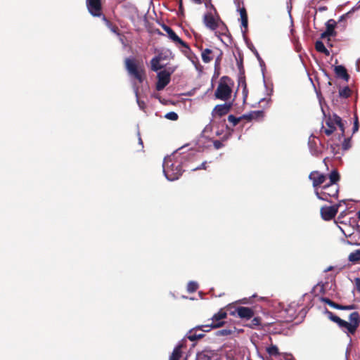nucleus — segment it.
Returning a JSON list of instances; mask_svg holds the SVG:
<instances>
[{
    "mask_svg": "<svg viewBox=\"0 0 360 360\" xmlns=\"http://www.w3.org/2000/svg\"><path fill=\"white\" fill-rule=\"evenodd\" d=\"M329 182L322 186L321 189L316 192V196L323 201L330 202V198H338L339 193V181L340 175L337 169H333L328 174Z\"/></svg>",
    "mask_w": 360,
    "mask_h": 360,
    "instance_id": "f257e3e1",
    "label": "nucleus"
},
{
    "mask_svg": "<svg viewBox=\"0 0 360 360\" xmlns=\"http://www.w3.org/2000/svg\"><path fill=\"white\" fill-rule=\"evenodd\" d=\"M325 314L330 321L337 323L341 329H345L348 334L354 335L360 325V314L357 311H354L349 314V322L340 319L327 309Z\"/></svg>",
    "mask_w": 360,
    "mask_h": 360,
    "instance_id": "f03ea898",
    "label": "nucleus"
},
{
    "mask_svg": "<svg viewBox=\"0 0 360 360\" xmlns=\"http://www.w3.org/2000/svg\"><path fill=\"white\" fill-rule=\"evenodd\" d=\"M124 65L129 75L136 79L139 84L146 79V70L142 62H139L134 58H127L124 60Z\"/></svg>",
    "mask_w": 360,
    "mask_h": 360,
    "instance_id": "7ed1b4c3",
    "label": "nucleus"
},
{
    "mask_svg": "<svg viewBox=\"0 0 360 360\" xmlns=\"http://www.w3.org/2000/svg\"><path fill=\"white\" fill-rule=\"evenodd\" d=\"M163 172L169 181L178 179L182 174L181 163L178 160H173L171 158H166L163 162Z\"/></svg>",
    "mask_w": 360,
    "mask_h": 360,
    "instance_id": "20e7f679",
    "label": "nucleus"
},
{
    "mask_svg": "<svg viewBox=\"0 0 360 360\" xmlns=\"http://www.w3.org/2000/svg\"><path fill=\"white\" fill-rule=\"evenodd\" d=\"M233 84L231 78L223 76L219 82L218 86L214 92L217 98L221 101H228L232 93L231 86Z\"/></svg>",
    "mask_w": 360,
    "mask_h": 360,
    "instance_id": "39448f33",
    "label": "nucleus"
},
{
    "mask_svg": "<svg viewBox=\"0 0 360 360\" xmlns=\"http://www.w3.org/2000/svg\"><path fill=\"white\" fill-rule=\"evenodd\" d=\"M227 317V313L224 309H221L217 313L214 314L211 319V323L205 325H201L199 328H207L203 329L205 331H210L212 328H217L224 326V319Z\"/></svg>",
    "mask_w": 360,
    "mask_h": 360,
    "instance_id": "423d86ee",
    "label": "nucleus"
},
{
    "mask_svg": "<svg viewBox=\"0 0 360 360\" xmlns=\"http://www.w3.org/2000/svg\"><path fill=\"white\" fill-rule=\"evenodd\" d=\"M175 68H169L167 70H160L158 75V81L156 83V89L161 91L170 82L171 75L175 71Z\"/></svg>",
    "mask_w": 360,
    "mask_h": 360,
    "instance_id": "0eeeda50",
    "label": "nucleus"
},
{
    "mask_svg": "<svg viewBox=\"0 0 360 360\" xmlns=\"http://www.w3.org/2000/svg\"><path fill=\"white\" fill-rule=\"evenodd\" d=\"M328 178V176L319 171H312L309 174V179L312 182L315 195H316V192H319L321 189L322 186L324 185Z\"/></svg>",
    "mask_w": 360,
    "mask_h": 360,
    "instance_id": "6e6552de",
    "label": "nucleus"
},
{
    "mask_svg": "<svg viewBox=\"0 0 360 360\" xmlns=\"http://www.w3.org/2000/svg\"><path fill=\"white\" fill-rule=\"evenodd\" d=\"M162 27L167 33L170 39H172L174 43L181 44L184 48L186 49V50L184 51L186 55L188 53L191 52V49H190L188 44L184 41L170 27L163 24Z\"/></svg>",
    "mask_w": 360,
    "mask_h": 360,
    "instance_id": "1a4fd4ad",
    "label": "nucleus"
},
{
    "mask_svg": "<svg viewBox=\"0 0 360 360\" xmlns=\"http://www.w3.org/2000/svg\"><path fill=\"white\" fill-rule=\"evenodd\" d=\"M86 4L91 15L94 17L102 15L101 0H86Z\"/></svg>",
    "mask_w": 360,
    "mask_h": 360,
    "instance_id": "9d476101",
    "label": "nucleus"
},
{
    "mask_svg": "<svg viewBox=\"0 0 360 360\" xmlns=\"http://www.w3.org/2000/svg\"><path fill=\"white\" fill-rule=\"evenodd\" d=\"M340 205H335L333 206H323L321 208V217L326 220L329 221L333 219L338 212Z\"/></svg>",
    "mask_w": 360,
    "mask_h": 360,
    "instance_id": "9b49d317",
    "label": "nucleus"
},
{
    "mask_svg": "<svg viewBox=\"0 0 360 360\" xmlns=\"http://www.w3.org/2000/svg\"><path fill=\"white\" fill-rule=\"evenodd\" d=\"M219 18V16L216 19L211 13H207L203 16V23L209 30L215 31L220 26Z\"/></svg>",
    "mask_w": 360,
    "mask_h": 360,
    "instance_id": "f8f14e48",
    "label": "nucleus"
},
{
    "mask_svg": "<svg viewBox=\"0 0 360 360\" xmlns=\"http://www.w3.org/2000/svg\"><path fill=\"white\" fill-rule=\"evenodd\" d=\"M236 313L240 319H245L247 320L250 319L255 316V311L252 309L247 307H238L235 308V310L231 311L230 314L231 315H235Z\"/></svg>",
    "mask_w": 360,
    "mask_h": 360,
    "instance_id": "ddd939ff",
    "label": "nucleus"
},
{
    "mask_svg": "<svg viewBox=\"0 0 360 360\" xmlns=\"http://www.w3.org/2000/svg\"><path fill=\"white\" fill-rule=\"evenodd\" d=\"M336 25L337 22L335 20H328L326 23V30L321 34V38L324 39L328 37H335L337 34V32L335 31Z\"/></svg>",
    "mask_w": 360,
    "mask_h": 360,
    "instance_id": "4468645a",
    "label": "nucleus"
},
{
    "mask_svg": "<svg viewBox=\"0 0 360 360\" xmlns=\"http://www.w3.org/2000/svg\"><path fill=\"white\" fill-rule=\"evenodd\" d=\"M335 115H330L326 120V127H323V131L327 135H331L336 129V122H335Z\"/></svg>",
    "mask_w": 360,
    "mask_h": 360,
    "instance_id": "2eb2a0df",
    "label": "nucleus"
},
{
    "mask_svg": "<svg viewBox=\"0 0 360 360\" xmlns=\"http://www.w3.org/2000/svg\"><path fill=\"white\" fill-rule=\"evenodd\" d=\"M232 108V103H225L224 104L217 105L214 110L213 113H215L219 117H222L229 112Z\"/></svg>",
    "mask_w": 360,
    "mask_h": 360,
    "instance_id": "dca6fc26",
    "label": "nucleus"
},
{
    "mask_svg": "<svg viewBox=\"0 0 360 360\" xmlns=\"http://www.w3.org/2000/svg\"><path fill=\"white\" fill-rule=\"evenodd\" d=\"M200 326H196L195 328L191 329L188 335H187V338L188 340H190L191 341H195V340H199V339H201L205 335H204V332H206L205 330H204L203 329H207V328H199Z\"/></svg>",
    "mask_w": 360,
    "mask_h": 360,
    "instance_id": "f3484780",
    "label": "nucleus"
},
{
    "mask_svg": "<svg viewBox=\"0 0 360 360\" xmlns=\"http://www.w3.org/2000/svg\"><path fill=\"white\" fill-rule=\"evenodd\" d=\"M264 112L263 110H256L252 111L248 114H245L242 115L243 120H247L248 121H251L253 120H260L264 117Z\"/></svg>",
    "mask_w": 360,
    "mask_h": 360,
    "instance_id": "a211bd4d",
    "label": "nucleus"
},
{
    "mask_svg": "<svg viewBox=\"0 0 360 360\" xmlns=\"http://www.w3.org/2000/svg\"><path fill=\"white\" fill-rule=\"evenodd\" d=\"M335 73L337 77L348 82L349 79V75L347 73V69L343 65H337L334 68Z\"/></svg>",
    "mask_w": 360,
    "mask_h": 360,
    "instance_id": "6ab92c4d",
    "label": "nucleus"
},
{
    "mask_svg": "<svg viewBox=\"0 0 360 360\" xmlns=\"http://www.w3.org/2000/svg\"><path fill=\"white\" fill-rule=\"evenodd\" d=\"M162 58L160 55L153 57L150 60V69L153 72H158L164 68V65L160 64Z\"/></svg>",
    "mask_w": 360,
    "mask_h": 360,
    "instance_id": "aec40b11",
    "label": "nucleus"
},
{
    "mask_svg": "<svg viewBox=\"0 0 360 360\" xmlns=\"http://www.w3.org/2000/svg\"><path fill=\"white\" fill-rule=\"evenodd\" d=\"M102 20L105 22V26L113 33L117 36H121L120 30L118 27L110 21L105 15H103Z\"/></svg>",
    "mask_w": 360,
    "mask_h": 360,
    "instance_id": "412c9836",
    "label": "nucleus"
},
{
    "mask_svg": "<svg viewBox=\"0 0 360 360\" xmlns=\"http://www.w3.org/2000/svg\"><path fill=\"white\" fill-rule=\"evenodd\" d=\"M239 13L240 15L241 25L245 29H247L248 25V18L245 8L244 6L239 8Z\"/></svg>",
    "mask_w": 360,
    "mask_h": 360,
    "instance_id": "4be33fe9",
    "label": "nucleus"
},
{
    "mask_svg": "<svg viewBox=\"0 0 360 360\" xmlns=\"http://www.w3.org/2000/svg\"><path fill=\"white\" fill-rule=\"evenodd\" d=\"M181 345H177L173 350L170 357L169 360H179L182 355L181 352Z\"/></svg>",
    "mask_w": 360,
    "mask_h": 360,
    "instance_id": "5701e85b",
    "label": "nucleus"
},
{
    "mask_svg": "<svg viewBox=\"0 0 360 360\" xmlns=\"http://www.w3.org/2000/svg\"><path fill=\"white\" fill-rule=\"evenodd\" d=\"M219 25L220 26L218 27L217 29H219V30H215V35L219 37L220 35H226V32H228V28L226 25V24L221 20V18H219Z\"/></svg>",
    "mask_w": 360,
    "mask_h": 360,
    "instance_id": "b1692460",
    "label": "nucleus"
},
{
    "mask_svg": "<svg viewBox=\"0 0 360 360\" xmlns=\"http://www.w3.org/2000/svg\"><path fill=\"white\" fill-rule=\"evenodd\" d=\"M212 53V51L210 49H205L202 51V60L204 63H208L212 60V57L210 56Z\"/></svg>",
    "mask_w": 360,
    "mask_h": 360,
    "instance_id": "393cba45",
    "label": "nucleus"
},
{
    "mask_svg": "<svg viewBox=\"0 0 360 360\" xmlns=\"http://www.w3.org/2000/svg\"><path fill=\"white\" fill-rule=\"evenodd\" d=\"M348 260L354 264L360 261V248L352 252L348 256Z\"/></svg>",
    "mask_w": 360,
    "mask_h": 360,
    "instance_id": "a878e982",
    "label": "nucleus"
},
{
    "mask_svg": "<svg viewBox=\"0 0 360 360\" xmlns=\"http://www.w3.org/2000/svg\"><path fill=\"white\" fill-rule=\"evenodd\" d=\"M315 49L318 52L324 53L326 56L330 55L329 51L326 48L324 44L321 41H316Z\"/></svg>",
    "mask_w": 360,
    "mask_h": 360,
    "instance_id": "bb28decb",
    "label": "nucleus"
},
{
    "mask_svg": "<svg viewBox=\"0 0 360 360\" xmlns=\"http://www.w3.org/2000/svg\"><path fill=\"white\" fill-rule=\"evenodd\" d=\"M262 325V318L259 316H253V319L250 321V323L247 324L246 326L250 328H256L258 326H260Z\"/></svg>",
    "mask_w": 360,
    "mask_h": 360,
    "instance_id": "cd10ccee",
    "label": "nucleus"
},
{
    "mask_svg": "<svg viewBox=\"0 0 360 360\" xmlns=\"http://www.w3.org/2000/svg\"><path fill=\"white\" fill-rule=\"evenodd\" d=\"M352 94V90L349 86H345L339 90V96L341 98H347L350 97Z\"/></svg>",
    "mask_w": 360,
    "mask_h": 360,
    "instance_id": "c85d7f7f",
    "label": "nucleus"
},
{
    "mask_svg": "<svg viewBox=\"0 0 360 360\" xmlns=\"http://www.w3.org/2000/svg\"><path fill=\"white\" fill-rule=\"evenodd\" d=\"M335 122H336V125L338 126L339 129H340L342 136H344L345 129L342 118L340 116L335 115Z\"/></svg>",
    "mask_w": 360,
    "mask_h": 360,
    "instance_id": "c756f323",
    "label": "nucleus"
},
{
    "mask_svg": "<svg viewBox=\"0 0 360 360\" xmlns=\"http://www.w3.org/2000/svg\"><path fill=\"white\" fill-rule=\"evenodd\" d=\"M321 302L327 304L328 305H329L330 307H331L334 309H340V304H338V303L332 301L331 300H330L328 297H321Z\"/></svg>",
    "mask_w": 360,
    "mask_h": 360,
    "instance_id": "7c9ffc66",
    "label": "nucleus"
},
{
    "mask_svg": "<svg viewBox=\"0 0 360 360\" xmlns=\"http://www.w3.org/2000/svg\"><path fill=\"white\" fill-rule=\"evenodd\" d=\"M266 352L270 356H278L279 352L277 346L271 345L270 347L266 348Z\"/></svg>",
    "mask_w": 360,
    "mask_h": 360,
    "instance_id": "2f4dec72",
    "label": "nucleus"
},
{
    "mask_svg": "<svg viewBox=\"0 0 360 360\" xmlns=\"http://www.w3.org/2000/svg\"><path fill=\"white\" fill-rule=\"evenodd\" d=\"M241 120H243L242 116L240 117H236L233 115H230L228 116L229 122H231L233 127L236 126Z\"/></svg>",
    "mask_w": 360,
    "mask_h": 360,
    "instance_id": "473e14b6",
    "label": "nucleus"
},
{
    "mask_svg": "<svg viewBox=\"0 0 360 360\" xmlns=\"http://www.w3.org/2000/svg\"><path fill=\"white\" fill-rule=\"evenodd\" d=\"M233 329H236L233 328ZM235 330L232 329H222L219 330L217 332V335H221V336H227L233 334L234 333Z\"/></svg>",
    "mask_w": 360,
    "mask_h": 360,
    "instance_id": "72a5a7b5",
    "label": "nucleus"
},
{
    "mask_svg": "<svg viewBox=\"0 0 360 360\" xmlns=\"http://www.w3.org/2000/svg\"><path fill=\"white\" fill-rule=\"evenodd\" d=\"M198 288V285L196 282L191 281L188 283L187 290L189 292H195Z\"/></svg>",
    "mask_w": 360,
    "mask_h": 360,
    "instance_id": "f704fd0d",
    "label": "nucleus"
},
{
    "mask_svg": "<svg viewBox=\"0 0 360 360\" xmlns=\"http://www.w3.org/2000/svg\"><path fill=\"white\" fill-rule=\"evenodd\" d=\"M165 117L172 121H176L178 120L179 116L175 112H169L165 115Z\"/></svg>",
    "mask_w": 360,
    "mask_h": 360,
    "instance_id": "c9c22d12",
    "label": "nucleus"
},
{
    "mask_svg": "<svg viewBox=\"0 0 360 360\" xmlns=\"http://www.w3.org/2000/svg\"><path fill=\"white\" fill-rule=\"evenodd\" d=\"M359 128V118H358L357 115L355 113L354 114V126H353V129H352L353 134L358 131Z\"/></svg>",
    "mask_w": 360,
    "mask_h": 360,
    "instance_id": "e433bc0d",
    "label": "nucleus"
},
{
    "mask_svg": "<svg viewBox=\"0 0 360 360\" xmlns=\"http://www.w3.org/2000/svg\"><path fill=\"white\" fill-rule=\"evenodd\" d=\"M357 306L356 304H349V305H340V310H352L356 309Z\"/></svg>",
    "mask_w": 360,
    "mask_h": 360,
    "instance_id": "4c0bfd02",
    "label": "nucleus"
},
{
    "mask_svg": "<svg viewBox=\"0 0 360 360\" xmlns=\"http://www.w3.org/2000/svg\"><path fill=\"white\" fill-rule=\"evenodd\" d=\"M350 147V138L345 139L342 143V149L346 150H348Z\"/></svg>",
    "mask_w": 360,
    "mask_h": 360,
    "instance_id": "58836bf2",
    "label": "nucleus"
},
{
    "mask_svg": "<svg viewBox=\"0 0 360 360\" xmlns=\"http://www.w3.org/2000/svg\"><path fill=\"white\" fill-rule=\"evenodd\" d=\"M135 93H136V98H137V103L139 106V108L142 110H143L145 108H146V103L144 101H140L139 99V97H138V89L136 88V91H135Z\"/></svg>",
    "mask_w": 360,
    "mask_h": 360,
    "instance_id": "ea45409f",
    "label": "nucleus"
},
{
    "mask_svg": "<svg viewBox=\"0 0 360 360\" xmlns=\"http://www.w3.org/2000/svg\"><path fill=\"white\" fill-rule=\"evenodd\" d=\"M198 359L199 360H210V356H208L206 352H203L198 354Z\"/></svg>",
    "mask_w": 360,
    "mask_h": 360,
    "instance_id": "a19ab883",
    "label": "nucleus"
},
{
    "mask_svg": "<svg viewBox=\"0 0 360 360\" xmlns=\"http://www.w3.org/2000/svg\"><path fill=\"white\" fill-rule=\"evenodd\" d=\"M213 146L215 149H220L224 146L222 142L219 140H215L213 141Z\"/></svg>",
    "mask_w": 360,
    "mask_h": 360,
    "instance_id": "79ce46f5",
    "label": "nucleus"
},
{
    "mask_svg": "<svg viewBox=\"0 0 360 360\" xmlns=\"http://www.w3.org/2000/svg\"><path fill=\"white\" fill-rule=\"evenodd\" d=\"M354 285L356 290L360 293V278H356L354 279Z\"/></svg>",
    "mask_w": 360,
    "mask_h": 360,
    "instance_id": "37998d69",
    "label": "nucleus"
},
{
    "mask_svg": "<svg viewBox=\"0 0 360 360\" xmlns=\"http://www.w3.org/2000/svg\"><path fill=\"white\" fill-rule=\"evenodd\" d=\"M206 165H207V162H204L200 166L197 167L196 168L193 169V170L195 171V170H199V169H206V168H207Z\"/></svg>",
    "mask_w": 360,
    "mask_h": 360,
    "instance_id": "c03bdc74",
    "label": "nucleus"
},
{
    "mask_svg": "<svg viewBox=\"0 0 360 360\" xmlns=\"http://www.w3.org/2000/svg\"><path fill=\"white\" fill-rule=\"evenodd\" d=\"M179 11L181 13V14H184V8L182 4V0H179Z\"/></svg>",
    "mask_w": 360,
    "mask_h": 360,
    "instance_id": "a18cd8bd",
    "label": "nucleus"
},
{
    "mask_svg": "<svg viewBox=\"0 0 360 360\" xmlns=\"http://www.w3.org/2000/svg\"><path fill=\"white\" fill-rule=\"evenodd\" d=\"M193 1L198 4H202V0H193Z\"/></svg>",
    "mask_w": 360,
    "mask_h": 360,
    "instance_id": "49530a36",
    "label": "nucleus"
},
{
    "mask_svg": "<svg viewBox=\"0 0 360 360\" xmlns=\"http://www.w3.org/2000/svg\"><path fill=\"white\" fill-rule=\"evenodd\" d=\"M345 18V15H342V16L340 17V20H339V21H338V22H341L342 20H343Z\"/></svg>",
    "mask_w": 360,
    "mask_h": 360,
    "instance_id": "de8ad7c7",
    "label": "nucleus"
},
{
    "mask_svg": "<svg viewBox=\"0 0 360 360\" xmlns=\"http://www.w3.org/2000/svg\"><path fill=\"white\" fill-rule=\"evenodd\" d=\"M333 269V266H329L327 269L325 270L326 272L331 271Z\"/></svg>",
    "mask_w": 360,
    "mask_h": 360,
    "instance_id": "09e8293b",
    "label": "nucleus"
},
{
    "mask_svg": "<svg viewBox=\"0 0 360 360\" xmlns=\"http://www.w3.org/2000/svg\"><path fill=\"white\" fill-rule=\"evenodd\" d=\"M210 6L214 11V13H217V10H216L215 7L212 4H211Z\"/></svg>",
    "mask_w": 360,
    "mask_h": 360,
    "instance_id": "8fccbe9b",
    "label": "nucleus"
},
{
    "mask_svg": "<svg viewBox=\"0 0 360 360\" xmlns=\"http://www.w3.org/2000/svg\"><path fill=\"white\" fill-rule=\"evenodd\" d=\"M356 245H360V236L359 237V241L355 243Z\"/></svg>",
    "mask_w": 360,
    "mask_h": 360,
    "instance_id": "3c124183",
    "label": "nucleus"
},
{
    "mask_svg": "<svg viewBox=\"0 0 360 360\" xmlns=\"http://www.w3.org/2000/svg\"><path fill=\"white\" fill-rule=\"evenodd\" d=\"M342 231L343 232V233L345 234V236H347H347H351V234L347 235V233H346L343 230H342Z\"/></svg>",
    "mask_w": 360,
    "mask_h": 360,
    "instance_id": "603ef678",
    "label": "nucleus"
},
{
    "mask_svg": "<svg viewBox=\"0 0 360 360\" xmlns=\"http://www.w3.org/2000/svg\"><path fill=\"white\" fill-rule=\"evenodd\" d=\"M357 217L360 219V210L357 212Z\"/></svg>",
    "mask_w": 360,
    "mask_h": 360,
    "instance_id": "864d4df0",
    "label": "nucleus"
},
{
    "mask_svg": "<svg viewBox=\"0 0 360 360\" xmlns=\"http://www.w3.org/2000/svg\"><path fill=\"white\" fill-rule=\"evenodd\" d=\"M139 143H140L141 144H143V142H142V140L141 138L139 139Z\"/></svg>",
    "mask_w": 360,
    "mask_h": 360,
    "instance_id": "5fc2aeb1",
    "label": "nucleus"
}]
</instances>
